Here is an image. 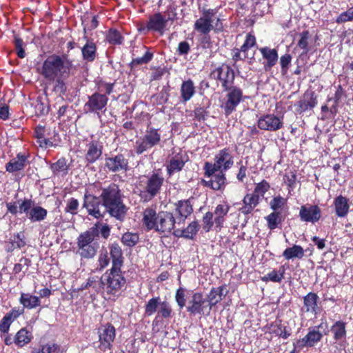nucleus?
Returning a JSON list of instances; mask_svg holds the SVG:
<instances>
[{
  "instance_id": "obj_36",
  "label": "nucleus",
  "mask_w": 353,
  "mask_h": 353,
  "mask_svg": "<svg viewBox=\"0 0 353 353\" xmlns=\"http://www.w3.org/2000/svg\"><path fill=\"white\" fill-rule=\"evenodd\" d=\"M346 323L342 321H336L331 327V332L333 333V339L338 341L346 337Z\"/></svg>"
},
{
  "instance_id": "obj_41",
  "label": "nucleus",
  "mask_w": 353,
  "mask_h": 353,
  "mask_svg": "<svg viewBox=\"0 0 353 353\" xmlns=\"http://www.w3.org/2000/svg\"><path fill=\"white\" fill-rule=\"evenodd\" d=\"M160 303V297L157 296L150 299L145 304V315L149 316L154 314L157 312V308L159 307Z\"/></svg>"
},
{
  "instance_id": "obj_33",
  "label": "nucleus",
  "mask_w": 353,
  "mask_h": 353,
  "mask_svg": "<svg viewBox=\"0 0 353 353\" xmlns=\"http://www.w3.org/2000/svg\"><path fill=\"white\" fill-rule=\"evenodd\" d=\"M32 338L33 336L31 332L28 331L26 328H21L17 332L14 342L17 346L22 347L29 343Z\"/></svg>"
},
{
  "instance_id": "obj_32",
  "label": "nucleus",
  "mask_w": 353,
  "mask_h": 353,
  "mask_svg": "<svg viewBox=\"0 0 353 353\" xmlns=\"http://www.w3.org/2000/svg\"><path fill=\"white\" fill-rule=\"evenodd\" d=\"M226 183L225 174L220 172L213 176V179L209 181H203V184L214 190H223Z\"/></svg>"
},
{
  "instance_id": "obj_18",
  "label": "nucleus",
  "mask_w": 353,
  "mask_h": 353,
  "mask_svg": "<svg viewBox=\"0 0 353 353\" xmlns=\"http://www.w3.org/2000/svg\"><path fill=\"white\" fill-rule=\"evenodd\" d=\"M83 207L86 208L89 215L96 219H100L104 215V212L101 211V204L99 199L92 194H85Z\"/></svg>"
},
{
  "instance_id": "obj_56",
  "label": "nucleus",
  "mask_w": 353,
  "mask_h": 353,
  "mask_svg": "<svg viewBox=\"0 0 353 353\" xmlns=\"http://www.w3.org/2000/svg\"><path fill=\"white\" fill-rule=\"evenodd\" d=\"M152 53L149 51H146L143 56L141 57L134 58L132 61L131 64L132 65H141L148 63L152 58Z\"/></svg>"
},
{
  "instance_id": "obj_57",
  "label": "nucleus",
  "mask_w": 353,
  "mask_h": 353,
  "mask_svg": "<svg viewBox=\"0 0 353 353\" xmlns=\"http://www.w3.org/2000/svg\"><path fill=\"white\" fill-rule=\"evenodd\" d=\"M270 189V184L265 180L257 183L255 186L254 192L259 196H263L264 194Z\"/></svg>"
},
{
  "instance_id": "obj_19",
  "label": "nucleus",
  "mask_w": 353,
  "mask_h": 353,
  "mask_svg": "<svg viewBox=\"0 0 353 353\" xmlns=\"http://www.w3.org/2000/svg\"><path fill=\"white\" fill-rule=\"evenodd\" d=\"M192 211V205L189 200H181L176 203L174 213L176 224L183 223Z\"/></svg>"
},
{
  "instance_id": "obj_7",
  "label": "nucleus",
  "mask_w": 353,
  "mask_h": 353,
  "mask_svg": "<svg viewBox=\"0 0 353 353\" xmlns=\"http://www.w3.org/2000/svg\"><path fill=\"white\" fill-rule=\"evenodd\" d=\"M19 213L25 214L31 222H41L46 219L48 212L29 199H25L19 204Z\"/></svg>"
},
{
  "instance_id": "obj_4",
  "label": "nucleus",
  "mask_w": 353,
  "mask_h": 353,
  "mask_svg": "<svg viewBox=\"0 0 353 353\" xmlns=\"http://www.w3.org/2000/svg\"><path fill=\"white\" fill-rule=\"evenodd\" d=\"M234 164V158L228 148H223L219 151L214 157V163L205 162L204 164L205 176L210 177L216 172L227 171Z\"/></svg>"
},
{
  "instance_id": "obj_10",
  "label": "nucleus",
  "mask_w": 353,
  "mask_h": 353,
  "mask_svg": "<svg viewBox=\"0 0 353 353\" xmlns=\"http://www.w3.org/2000/svg\"><path fill=\"white\" fill-rule=\"evenodd\" d=\"M168 20L161 12H157L150 15L145 24L141 26L139 30L143 33L149 32H158L163 34L166 30Z\"/></svg>"
},
{
  "instance_id": "obj_23",
  "label": "nucleus",
  "mask_w": 353,
  "mask_h": 353,
  "mask_svg": "<svg viewBox=\"0 0 353 353\" xmlns=\"http://www.w3.org/2000/svg\"><path fill=\"white\" fill-rule=\"evenodd\" d=\"M187 161L188 157L184 154L178 153L173 156L167 166L168 174L171 175L174 172L181 171Z\"/></svg>"
},
{
  "instance_id": "obj_6",
  "label": "nucleus",
  "mask_w": 353,
  "mask_h": 353,
  "mask_svg": "<svg viewBox=\"0 0 353 353\" xmlns=\"http://www.w3.org/2000/svg\"><path fill=\"white\" fill-rule=\"evenodd\" d=\"M96 234L94 230L82 232L77 238L78 254L84 259H91L97 253L98 245L94 242Z\"/></svg>"
},
{
  "instance_id": "obj_47",
  "label": "nucleus",
  "mask_w": 353,
  "mask_h": 353,
  "mask_svg": "<svg viewBox=\"0 0 353 353\" xmlns=\"http://www.w3.org/2000/svg\"><path fill=\"white\" fill-rule=\"evenodd\" d=\"M107 41L113 45H120L123 42V37L121 33L117 30L111 29L106 36Z\"/></svg>"
},
{
  "instance_id": "obj_31",
  "label": "nucleus",
  "mask_w": 353,
  "mask_h": 353,
  "mask_svg": "<svg viewBox=\"0 0 353 353\" xmlns=\"http://www.w3.org/2000/svg\"><path fill=\"white\" fill-rule=\"evenodd\" d=\"M19 303L23 307L31 310L40 306L41 300L39 296L32 295L30 293H21Z\"/></svg>"
},
{
  "instance_id": "obj_20",
  "label": "nucleus",
  "mask_w": 353,
  "mask_h": 353,
  "mask_svg": "<svg viewBox=\"0 0 353 353\" xmlns=\"http://www.w3.org/2000/svg\"><path fill=\"white\" fill-rule=\"evenodd\" d=\"M102 145L96 141H90L86 144L85 159L88 163H93L102 154Z\"/></svg>"
},
{
  "instance_id": "obj_61",
  "label": "nucleus",
  "mask_w": 353,
  "mask_h": 353,
  "mask_svg": "<svg viewBox=\"0 0 353 353\" xmlns=\"http://www.w3.org/2000/svg\"><path fill=\"white\" fill-rule=\"evenodd\" d=\"M321 216V210L318 205H310V222H317Z\"/></svg>"
},
{
  "instance_id": "obj_16",
  "label": "nucleus",
  "mask_w": 353,
  "mask_h": 353,
  "mask_svg": "<svg viewBox=\"0 0 353 353\" xmlns=\"http://www.w3.org/2000/svg\"><path fill=\"white\" fill-rule=\"evenodd\" d=\"M98 334L100 345L105 349H110L116 336L114 327L110 323L101 325L98 329Z\"/></svg>"
},
{
  "instance_id": "obj_39",
  "label": "nucleus",
  "mask_w": 353,
  "mask_h": 353,
  "mask_svg": "<svg viewBox=\"0 0 353 353\" xmlns=\"http://www.w3.org/2000/svg\"><path fill=\"white\" fill-rule=\"evenodd\" d=\"M303 249L299 245H294L285 250L283 256L288 260L293 258H301L303 256Z\"/></svg>"
},
{
  "instance_id": "obj_22",
  "label": "nucleus",
  "mask_w": 353,
  "mask_h": 353,
  "mask_svg": "<svg viewBox=\"0 0 353 353\" xmlns=\"http://www.w3.org/2000/svg\"><path fill=\"white\" fill-rule=\"evenodd\" d=\"M205 303L203 295L201 292H195L192 294V299L187 307V311L190 314H203V305Z\"/></svg>"
},
{
  "instance_id": "obj_64",
  "label": "nucleus",
  "mask_w": 353,
  "mask_h": 353,
  "mask_svg": "<svg viewBox=\"0 0 353 353\" xmlns=\"http://www.w3.org/2000/svg\"><path fill=\"white\" fill-rule=\"evenodd\" d=\"M12 323V321L10 320V318L5 315L0 322V332L2 333H8Z\"/></svg>"
},
{
  "instance_id": "obj_35",
  "label": "nucleus",
  "mask_w": 353,
  "mask_h": 353,
  "mask_svg": "<svg viewBox=\"0 0 353 353\" xmlns=\"http://www.w3.org/2000/svg\"><path fill=\"white\" fill-rule=\"evenodd\" d=\"M285 272V267L282 265L279 270H273L266 275L262 276L261 279L262 281L265 283L269 281L280 283L284 277Z\"/></svg>"
},
{
  "instance_id": "obj_5",
  "label": "nucleus",
  "mask_w": 353,
  "mask_h": 353,
  "mask_svg": "<svg viewBox=\"0 0 353 353\" xmlns=\"http://www.w3.org/2000/svg\"><path fill=\"white\" fill-rule=\"evenodd\" d=\"M164 178L161 173L153 172L140 181V185L144 188L140 196L144 201H149L160 193Z\"/></svg>"
},
{
  "instance_id": "obj_48",
  "label": "nucleus",
  "mask_w": 353,
  "mask_h": 353,
  "mask_svg": "<svg viewBox=\"0 0 353 353\" xmlns=\"http://www.w3.org/2000/svg\"><path fill=\"white\" fill-rule=\"evenodd\" d=\"M268 226L270 230H274L281 221V213L274 212L270 214L267 217Z\"/></svg>"
},
{
  "instance_id": "obj_21",
  "label": "nucleus",
  "mask_w": 353,
  "mask_h": 353,
  "mask_svg": "<svg viewBox=\"0 0 353 353\" xmlns=\"http://www.w3.org/2000/svg\"><path fill=\"white\" fill-rule=\"evenodd\" d=\"M349 202V199L343 195H339L335 197L333 205L335 214L338 217L344 218L348 214L350 208Z\"/></svg>"
},
{
  "instance_id": "obj_43",
  "label": "nucleus",
  "mask_w": 353,
  "mask_h": 353,
  "mask_svg": "<svg viewBox=\"0 0 353 353\" xmlns=\"http://www.w3.org/2000/svg\"><path fill=\"white\" fill-rule=\"evenodd\" d=\"M88 288H92L94 290L95 292L102 291V285L101 284V278L99 279L97 276H90L86 283L83 284L81 286V289H86Z\"/></svg>"
},
{
  "instance_id": "obj_45",
  "label": "nucleus",
  "mask_w": 353,
  "mask_h": 353,
  "mask_svg": "<svg viewBox=\"0 0 353 353\" xmlns=\"http://www.w3.org/2000/svg\"><path fill=\"white\" fill-rule=\"evenodd\" d=\"M32 353H62L61 347L54 343H48L43 345L37 350L34 351Z\"/></svg>"
},
{
  "instance_id": "obj_3",
  "label": "nucleus",
  "mask_w": 353,
  "mask_h": 353,
  "mask_svg": "<svg viewBox=\"0 0 353 353\" xmlns=\"http://www.w3.org/2000/svg\"><path fill=\"white\" fill-rule=\"evenodd\" d=\"M101 197L103 205L112 216L122 219L125 214V207L122 203L120 190L117 185L112 183L103 189Z\"/></svg>"
},
{
  "instance_id": "obj_13",
  "label": "nucleus",
  "mask_w": 353,
  "mask_h": 353,
  "mask_svg": "<svg viewBox=\"0 0 353 353\" xmlns=\"http://www.w3.org/2000/svg\"><path fill=\"white\" fill-rule=\"evenodd\" d=\"M210 76L212 79L219 80L223 89L232 86L235 77L234 70L225 64L212 71Z\"/></svg>"
},
{
  "instance_id": "obj_44",
  "label": "nucleus",
  "mask_w": 353,
  "mask_h": 353,
  "mask_svg": "<svg viewBox=\"0 0 353 353\" xmlns=\"http://www.w3.org/2000/svg\"><path fill=\"white\" fill-rule=\"evenodd\" d=\"M51 170L55 174H66L68 165L65 159H60L56 163L51 165Z\"/></svg>"
},
{
  "instance_id": "obj_58",
  "label": "nucleus",
  "mask_w": 353,
  "mask_h": 353,
  "mask_svg": "<svg viewBox=\"0 0 353 353\" xmlns=\"http://www.w3.org/2000/svg\"><path fill=\"white\" fill-rule=\"evenodd\" d=\"M16 248H21L26 245L25 236L22 232L14 234L10 239Z\"/></svg>"
},
{
  "instance_id": "obj_34",
  "label": "nucleus",
  "mask_w": 353,
  "mask_h": 353,
  "mask_svg": "<svg viewBox=\"0 0 353 353\" xmlns=\"http://www.w3.org/2000/svg\"><path fill=\"white\" fill-rule=\"evenodd\" d=\"M82 57L88 62L93 61L96 58L97 47L94 42L88 41L81 49Z\"/></svg>"
},
{
  "instance_id": "obj_50",
  "label": "nucleus",
  "mask_w": 353,
  "mask_h": 353,
  "mask_svg": "<svg viewBox=\"0 0 353 353\" xmlns=\"http://www.w3.org/2000/svg\"><path fill=\"white\" fill-rule=\"evenodd\" d=\"M109 263L110 257L108 256V252L106 250L101 252L98 257L97 270L102 271L103 269L108 266Z\"/></svg>"
},
{
  "instance_id": "obj_14",
  "label": "nucleus",
  "mask_w": 353,
  "mask_h": 353,
  "mask_svg": "<svg viewBox=\"0 0 353 353\" xmlns=\"http://www.w3.org/2000/svg\"><path fill=\"white\" fill-rule=\"evenodd\" d=\"M215 14L216 10L214 9L205 10L202 16L194 22V30L200 34H208L213 28L212 17Z\"/></svg>"
},
{
  "instance_id": "obj_59",
  "label": "nucleus",
  "mask_w": 353,
  "mask_h": 353,
  "mask_svg": "<svg viewBox=\"0 0 353 353\" xmlns=\"http://www.w3.org/2000/svg\"><path fill=\"white\" fill-rule=\"evenodd\" d=\"M185 290L183 288H179L176 292L175 295V299L176 301L179 306V307L181 309L183 308L185 305Z\"/></svg>"
},
{
  "instance_id": "obj_60",
  "label": "nucleus",
  "mask_w": 353,
  "mask_h": 353,
  "mask_svg": "<svg viewBox=\"0 0 353 353\" xmlns=\"http://www.w3.org/2000/svg\"><path fill=\"white\" fill-rule=\"evenodd\" d=\"M78 208V200L74 198H70V199L68 200L65 210L66 212H70L72 214H75L77 213Z\"/></svg>"
},
{
  "instance_id": "obj_28",
  "label": "nucleus",
  "mask_w": 353,
  "mask_h": 353,
  "mask_svg": "<svg viewBox=\"0 0 353 353\" xmlns=\"http://www.w3.org/2000/svg\"><path fill=\"white\" fill-rule=\"evenodd\" d=\"M199 228L197 221L191 222L184 230L177 229L174 230L173 234L177 237H184L185 239H192L196 234Z\"/></svg>"
},
{
  "instance_id": "obj_37",
  "label": "nucleus",
  "mask_w": 353,
  "mask_h": 353,
  "mask_svg": "<svg viewBox=\"0 0 353 353\" xmlns=\"http://www.w3.org/2000/svg\"><path fill=\"white\" fill-rule=\"evenodd\" d=\"M230 207L227 204L218 205L214 210V223L216 227L221 228L225 221V216L228 214Z\"/></svg>"
},
{
  "instance_id": "obj_11",
  "label": "nucleus",
  "mask_w": 353,
  "mask_h": 353,
  "mask_svg": "<svg viewBox=\"0 0 353 353\" xmlns=\"http://www.w3.org/2000/svg\"><path fill=\"white\" fill-rule=\"evenodd\" d=\"M157 224L154 230L163 236H168L173 234L176 220L174 214L167 211H161L157 216Z\"/></svg>"
},
{
  "instance_id": "obj_2",
  "label": "nucleus",
  "mask_w": 353,
  "mask_h": 353,
  "mask_svg": "<svg viewBox=\"0 0 353 353\" xmlns=\"http://www.w3.org/2000/svg\"><path fill=\"white\" fill-rule=\"evenodd\" d=\"M72 61L67 56L52 54L43 62L39 73L49 82H57V87H64L63 80L70 75Z\"/></svg>"
},
{
  "instance_id": "obj_25",
  "label": "nucleus",
  "mask_w": 353,
  "mask_h": 353,
  "mask_svg": "<svg viewBox=\"0 0 353 353\" xmlns=\"http://www.w3.org/2000/svg\"><path fill=\"white\" fill-rule=\"evenodd\" d=\"M227 292L225 285L212 288L208 295L210 309L219 303L226 296Z\"/></svg>"
},
{
  "instance_id": "obj_55",
  "label": "nucleus",
  "mask_w": 353,
  "mask_h": 353,
  "mask_svg": "<svg viewBox=\"0 0 353 353\" xmlns=\"http://www.w3.org/2000/svg\"><path fill=\"white\" fill-rule=\"evenodd\" d=\"M309 345V333L307 334L302 339L298 340L294 343V350L300 352L304 348L307 350Z\"/></svg>"
},
{
  "instance_id": "obj_51",
  "label": "nucleus",
  "mask_w": 353,
  "mask_h": 353,
  "mask_svg": "<svg viewBox=\"0 0 353 353\" xmlns=\"http://www.w3.org/2000/svg\"><path fill=\"white\" fill-rule=\"evenodd\" d=\"M214 214L211 212H206L203 217V228L205 232H209L214 223Z\"/></svg>"
},
{
  "instance_id": "obj_54",
  "label": "nucleus",
  "mask_w": 353,
  "mask_h": 353,
  "mask_svg": "<svg viewBox=\"0 0 353 353\" xmlns=\"http://www.w3.org/2000/svg\"><path fill=\"white\" fill-rule=\"evenodd\" d=\"M285 204V199L281 196L274 197L270 203V208L274 211L281 209Z\"/></svg>"
},
{
  "instance_id": "obj_38",
  "label": "nucleus",
  "mask_w": 353,
  "mask_h": 353,
  "mask_svg": "<svg viewBox=\"0 0 353 353\" xmlns=\"http://www.w3.org/2000/svg\"><path fill=\"white\" fill-rule=\"evenodd\" d=\"M270 332L286 339L290 336L291 330L281 323L276 322L274 324L271 325Z\"/></svg>"
},
{
  "instance_id": "obj_27",
  "label": "nucleus",
  "mask_w": 353,
  "mask_h": 353,
  "mask_svg": "<svg viewBox=\"0 0 353 353\" xmlns=\"http://www.w3.org/2000/svg\"><path fill=\"white\" fill-rule=\"evenodd\" d=\"M26 156L19 153L16 157L12 159L6 164V171L9 172H14L23 170L26 165Z\"/></svg>"
},
{
  "instance_id": "obj_30",
  "label": "nucleus",
  "mask_w": 353,
  "mask_h": 353,
  "mask_svg": "<svg viewBox=\"0 0 353 353\" xmlns=\"http://www.w3.org/2000/svg\"><path fill=\"white\" fill-rule=\"evenodd\" d=\"M259 197L260 196L254 192L247 194L243 199V206L241 209V212L243 214L250 213L259 204Z\"/></svg>"
},
{
  "instance_id": "obj_63",
  "label": "nucleus",
  "mask_w": 353,
  "mask_h": 353,
  "mask_svg": "<svg viewBox=\"0 0 353 353\" xmlns=\"http://www.w3.org/2000/svg\"><path fill=\"white\" fill-rule=\"evenodd\" d=\"M176 8L174 6H170L168 7L164 17L168 23L169 21L173 22L176 19Z\"/></svg>"
},
{
  "instance_id": "obj_15",
  "label": "nucleus",
  "mask_w": 353,
  "mask_h": 353,
  "mask_svg": "<svg viewBox=\"0 0 353 353\" xmlns=\"http://www.w3.org/2000/svg\"><path fill=\"white\" fill-rule=\"evenodd\" d=\"M282 117L269 114L261 117L258 120V127L261 130L268 131H276L283 127Z\"/></svg>"
},
{
  "instance_id": "obj_40",
  "label": "nucleus",
  "mask_w": 353,
  "mask_h": 353,
  "mask_svg": "<svg viewBox=\"0 0 353 353\" xmlns=\"http://www.w3.org/2000/svg\"><path fill=\"white\" fill-rule=\"evenodd\" d=\"M327 327V323L322 322L318 326H315L312 330H310V346L321 340L323 334L319 330L323 329L325 330Z\"/></svg>"
},
{
  "instance_id": "obj_62",
  "label": "nucleus",
  "mask_w": 353,
  "mask_h": 353,
  "mask_svg": "<svg viewBox=\"0 0 353 353\" xmlns=\"http://www.w3.org/2000/svg\"><path fill=\"white\" fill-rule=\"evenodd\" d=\"M292 57L289 54H285L280 58V63L281 66V72L285 74L288 71V67L291 63Z\"/></svg>"
},
{
  "instance_id": "obj_1",
  "label": "nucleus",
  "mask_w": 353,
  "mask_h": 353,
  "mask_svg": "<svg viewBox=\"0 0 353 353\" xmlns=\"http://www.w3.org/2000/svg\"><path fill=\"white\" fill-rule=\"evenodd\" d=\"M112 268L101 276L102 294L105 299L115 301L125 287L126 279L121 268L123 263V252L117 243L110 247Z\"/></svg>"
},
{
  "instance_id": "obj_53",
  "label": "nucleus",
  "mask_w": 353,
  "mask_h": 353,
  "mask_svg": "<svg viewBox=\"0 0 353 353\" xmlns=\"http://www.w3.org/2000/svg\"><path fill=\"white\" fill-rule=\"evenodd\" d=\"M256 45V38L252 33H248L246 35L245 40L244 43L241 46V51L243 53H246V52L251 48L252 47Z\"/></svg>"
},
{
  "instance_id": "obj_29",
  "label": "nucleus",
  "mask_w": 353,
  "mask_h": 353,
  "mask_svg": "<svg viewBox=\"0 0 353 353\" xmlns=\"http://www.w3.org/2000/svg\"><path fill=\"white\" fill-rule=\"evenodd\" d=\"M195 86L191 79L184 81L180 88L181 98L183 103L190 101L195 94Z\"/></svg>"
},
{
  "instance_id": "obj_49",
  "label": "nucleus",
  "mask_w": 353,
  "mask_h": 353,
  "mask_svg": "<svg viewBox=\"0 0 353 353\" xmlns=\"http://www.w3.org/2000/svg\"><path fill=\"white\" fill-rule=\"evenodd\" d=\"M349 21H353V6L347 10L341 13L335 20V22L338 24Z\"/></svg>"
},
{
  "instance_id": "obj_12",
  "label": "nucleus",
  "mask_w": 353,
  "mask_h": 353,
  "mask_svg": "<svg viewBox=\"0 0 353 353\" xmlns=\"http://www.w3.org/2000/svg\"><path fill=\"white\" fill-rule=\"evenodd\" d=\"M108 101L106 94L99 92H94L88 97V101L85 103L84 108L86 112L97 113L100 118V112H105Z\"/></svg>"
},
{
  "instance_id": "obj_24",
  "label": "nucleus",
  "mask_w": 353,
  "mask_h": 353,
  "mask_svg": "<svg viewBox=\"0 0 353 353\" xmlns=\"http://www.w3.org/2000/svg\"><path fill=\"white\" fill-rule=\"evenodd\" d=\"M263 58L266 61L264 68L266 70H270L276 65L278 61V52L276 49L268 47H263L259 49Z\"/></svg>"
},
{
  "instance_id": "obj_42",
  "label": "nucleus",
  "mask_w": 353,
  "mask_h": 353,
  "mask_svg": "<svg viewBox=\"0 0 353 353\" xmlns=\"http://www.w3.org/2000/svg\"><path fill=\"white\" fill-rule=\"evenodd\" d=\"M31 265V261L26 257H22L19 259V263H16L13 268V272L15 274L22 273L24 275L28 268Z\"/></svg>"
},
{
  "instance_id": "obj_46",
  "label": "nucleus",
  "mask_w": 353,
  "mask_h": 353,
  "mask_svg": "<svg viewBox=\"0 0 353 353\" xmlns=\"http://www.w3.org/2000/svg\"><path fill=\"white\" fill-rule=\"evenodd\" d=\"M139 240V236L137 233L125 232L121 237V242L128 247L134 246Z\"/></svg>"
},
{
  "instance_id": "obj_52",
  "label": "nucleus",
  "mask_w": 353,
  "mask_h": 353,
  "mask_svg": "<svg viewBox=\"0 0 353 353\" xmlns=\"http://www.w3.org/2000/svg\"><path fill=\"white\" fill-rule=\"evenodd\" d=\"M172 309L168 302H161L159 309L158 310V316L163 318L170 317L171 315Z\"/></svg>"
},
{
  "instance_id": "obj_17",
  "label": "nucleus",
  "mask_w": 353,
  "mask_h": 353,
  "mask_svg": "<svg viewBox=\"0 0 353 353\" xmlns=\"http://www.w3.org/2000/svg\"><path fill=\"white\" fill-rule=\"evenodd\" d=\"M105 166L112 172L127 171L129 169L128 160L121 154L106 158Z\"/></svg>"
},
{
  "instance_id": "obj_26",
  "label": "nucleus",
  "mask_w": 353,
  "mask_h": 353,
  "mask_svg": "<svg viewBox=\"0 0 353 353\" xmlns=\"http://www.w3.org/2000/svg\"><path fill=\"white\" fill-rule=\"evenodd\" d=\"M159 212L151 208H146L143 212V224L148 230H154L157 224Z\"/></svg>"
},
{
  "instance_id": "obj_9",
  "label": "nucleus",
  "mask_w": 353,
  "mask_h": 353,
  "mask_svg": "<svg viewBox=\"0 0 353 353\" xmlns=\"http://www.w3.org/2000/svg\"><path fill=\"white\" fill-rule=\"evenodd\" d=\"M224 90L227 91V94L221 107L223 109L225 114L229 116L235 111L236 107L243 100V91L236 86H232L224 89Z\"/></svg>"
},
{
  "instance_id": "obj_8",
  "label": "nucleus",
  "mask_w": 353,
  "mask_h": 353,
  "mask_svg": "<svg viewBox=\"0 0 353 353\" xmlns=\"http://www.w3.org/2000/svg\"><path fill=\"white\" fill-rule=\"evenodd\" d=\"M161 141V134L158 129L148 128L145 135L137 140L135 143V151L141 154L152 147L157 145Z\"/></svg>"
}]
</instances>
